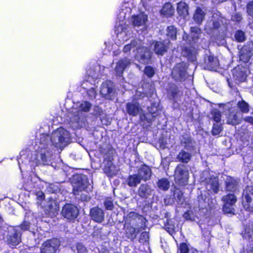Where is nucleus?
I'll list each match as a JSON object with an SVG mask.
<instances>
[{"label": "nucleus", "instance_id": "nucleus-1", "mask_svg": "<svg viewBox=\"0 0 253 253\" xmlns=\"http://www.w3.org/2000/svg\"><path fill=\"white\" fill-rule=\"evenodd\" d=\"M70 141L69 132L62 127L53 131L51 136L45 134H41L35 142V154L32 158V165L47 164L52 155V145L62 149Z\"/></svg>", "mask_w": 253, "mask_h": 253}, {"label": "nucleus", "instance_id": "nucleus-2", "mask_svg": "<svg viewBox=\"0 0 253 253\" xmlns=\"http://www.w3.org/2000/svg\"><path fill=\"white\" fill-rule=\"evenodd\" d=\"M90 108V103L86 101L79 102L73 107L69 112V117L74 126L81 127L85 125V116L83 112H88Z\"/></svg>", "mask_w": 253, "mask_h": 253}, {"label": "nucleus", "instance_id": "nucleus-3", "mask_svg": "<svg viewBox=\"0 0 253 253\" xmlns=\"http://www.w3.org/2000/svg\"><path fill=\"white\" fill-rule=\"evenodd\" d=\"M174 177L175 182L179 185L184 186L187 184L189 172L184 165L179 164L176 167Z\"/></svg>", "mask_w": 253, "mask_h": 253}, {"label": "nucleus", "instance_id": "nucleus-4", "mask_svg": "<svg viewBox=\"0 0 253 253\" xmlns=\"http://www.w3.org/2000/svg\"><path fill=\"white\" fill-rule=\"evenodd\" d=\"M126 27L124 21H119V23L117 22L116 23V32L117 37L121 42L126 41L130 37L131 33Z\"/></svg>", "mask_w": 253, "mask_h": 253}, {"label": "nucleus", "instance_id": "nucleus-5", "mask_svg": "<svg viewBox=\"0 0 253 253\" xmlns=\"http://www.w3.org/2000/svg\"><path fill=\"white\" fill-rule=\"evenodd\" d=\"M186 64L183 62L177 64L173 68L171 75L176 81H183L186 78Z\"/></svg>", "mask_w": 253, "mask_h": 253}, {"label": "nucleus", "instance_id": "nucleus-6", "mask_svg": "<svg viewBox=\"0 0 253 253\" xmlns=\"http://www.w3.org/2000/svg\"><path fill=\"white\" fill-rule=\"evenodd\" d=\"M62 215L64 218L72 220L77 218L79 214L78 208L72 204H66L63 208Z\"/></svg>", "mask_w": 253, "mask_h": 253}, {"label": "nucleus", "instance_id": "nucleus-7", "mask_svg": "<svg viewBox=\"0 0 253 253\" xmlns=\"http://www.w3.org/2000/svg\"><path fill=\"white\" fill-rule=\"evenodd\" d=\"M100 93L105 98L112 100L115 97L114 85L111 81H106L102 83Z\"/></svg>", "mask_w": 253, "mask_h": 253}, {"label": "nucleus", "instance_id": "nucleus-8", "mask_svg": "<svg viewBox=\"0 0 253 253\" xmlns=\"http://www.w3.org/2000/svg\"><path fill=\"white\" fill-rule=\"evenodd\" d=\"M59 246V241L57 239L47 240L42 244L41 253H55Z\"/></svg>", "mask_w": 253, "mask_h": 253}, {"label": "nucleus", "instance_id": "nucleus-9", "mask_svg": "<svg viewBox=\"0 0 253 253\" xmlns=\"http://www.w3.org/2000/svg\"><path fill=\"white\" fill-rule=\"evenodd\" d=\"M253 200V187H248L243 193V204L244 208L250 211H253V205L251 206Z\"/></svg>", "mask_w": 253, "mask_h": 253}, {"label": "nucleus", "instance_id": "nucleus-10", "mask_svg": "<svg viewBox=\"0 0 253 253\" xmlns=\"http://www.w3.org/2000/svg\"><path fill=\"white\" fill-rule=\"evenodd\" d=\"M221 18L214 14L211 21H208L205 26V30L210 34H214L215 31L220 27Z\"/></svg>", "mask_w": 253, "mask_h": 253}, {"label": "nucleus", "instance_id": "nucleus-11", "mask_svg": "<svg viewBox=\"0 0 253 253\" xmlns=\"http://www.w3.org/2000/svg\"><path fill=\"white\" fill-rule=\"evenodd\" d=\"M147 21V15L144 13L134 15L131 18V22L133 25L138 28L140 27V30L143 31L146 29Z\"/></svg>", "mask_w": 253, "mask_h": 253}, {"label": "nucleus", "instance_id": "nucleus-12", "mask_svg": "<svg viewBox=\"0 0 253 253\" xmlns=\"http://www.w3.org/2000/svg\"><path fill=\"white\" fill-rule=\"evenodd\" d=\"M224 202L223 210L225 212L231 213L233 212V209L232 206L236 203V198L233 194H228L223 196L222 199Z\"/></svg>", "mask_w": 253, "mask_h": 253}, {"label": "nucleus", "instance_id": "nucleus-13", "mask_svg": "<svg viewBox=\"0 0 253 253\" xmlns=\"http://www.w3.org/2000/svg\"><path fill=\"white\" fill-rule=\"evenodd\" d=\"M137 50V54L135 55V58L141 63H147L151 57L149 50L144 47H139Z\"/></svg>", "mask_w": 253, "mask_h": 253}, {"label": "nucleus", "instance_id": "nucleus-14", "mask_svg": "<svg viewBox=\"0 0 253 253\" xmlns=\"http://www.w3.org/2000/svg\"><path fill=\"white\" fill-rule=\"evenodd\" d=\"M169 43V42L168 40L164 41L163 42H155L151 44V46L154 48L156 54L163 55L167 51Z\"/></svg>", "mask_w": 253, "mask_h": 253}, {"label": "nucleus", "instance_id": "nucleus-15", "mask_svg": "<svg viewBox=\"0 0 253 253\" xmlns=\"http://www.w3.org/2000/svg\"><path fill=\"white\" fill-rule=\"evenodd\" d=\"M132 7V2L125 1L123 4L121 10L118 15V19L119 21L123 22L125 19L127 14L129 15L131 11Z\"/></svg>", "mask_w": 253, "mask_h": 253}, {"label": "nucleus", "instance_id": "nucleus-16", "mask_svg": "<svg viewBox=\"0 0 253 253\" xmlns=\"http://www.w3.org/2000/svg\"><path fill=\"white\" fill-rule=\"evenodd\" d=\"M130 59L124 58L120 60L116 64L115 71L118 76H121L124 70L131 64Z\"/></svg>", "mask_w": 253, "mask_h": 253}, {"label": "nucleus", "instance_id": "nucleus-17", "mask_svg": "<svg viewBox=\"0 0 253 253\" xmlns=\"http://www.w3.org/2000/svg\"><path fill=\"white\" fill-rule=\"evenodd\" d=\"M219 62L216 57L210 55L205 58L204 68L209 70H214L218 66Z\"/></svg>", "mask_w": 253, "mask_h": 253}, {"label": "nucleus", "instance_id": "nucleus-18", "mask_svg": "<svg viewBox=\"0 0 253 253\" xmlns=\"http://www.w3.org/2000/svg\"><path fill=\"white\" fill-rule=\"evenodd\" d=\"M91 218L97 222H101L104 217V213L103 210L97 207L92 208L90 211Z\"/></svg>", "mask_w": 253, "mask_h": 253}, {"label": "nucleus", "instance_id": "nucleus-19", "mask_svg": "<svg viewBox=\"0 0 253 253\" xmlns=\"http://www.w3.org/2000/svg\"><path fill=\"white\" fill-rule=\"evenodd\" d=\"M240 113L237 110H232L227 117V123L232 125H236L241 123Z\"/></svg>", "mask_w": 253, "mask_h": 253}, {"label": "nucleus", "instance_id": "nucleus-20", "mask_svg": "<svg viewBox=\"0 0 253 253\" xmlns=\"http://www.w3.org/2000/svg\"><path fill=\"white\" fill-rule=\"evenodd\" d=\"M153 190L147 184H141L138 188V194L142 198L147 199L152 194Z\"/></svg>", "mask_w": 253, "mask_h": 253}, {"label": "nucleus", "instance_id": "nucleus-21", "mask_svg": "<svg viewBox=\"0 0 253 253\" xmlns=\"http://www.w3.org/2000/svg\"><path fill=\"white\" fill-rule=\"evenodd\" d=\"M233 75L237 80L239 82H243L247 76V69L243 67H236L233 70Z\"/></svg>", "mask_w": 253, "mask_h": 253}, {"label": "nucleus", "instance_id": "nucleus-22", "mask_svg": "<svg viewBox=\"0 0 253 253\" xmlns=\"http://www.w3.org/2000/svg\"><path fill=\"white\" fill-rule=\"evenodd\" d=\"M137 174L141 178V180L147 181L151 177V170L148 166L143 165L139 169Z\"/></svg>", "mask_w": 253, "mask_h": 253}, {"label": "nucleus", "instance_id": "nucleus-23", "mask_svg": "<svg viewBox=\"0 0 253 253\" xmlns=\"http://www.w3.org/2000/svg\"><path fill=\"white\" fill-rule=\"evenodd\" d=\"M145 225L143 226H141L139 228H136L131 226H127L126 227V237L130 239L131 241H133L136 237L137 233L140 231V229H144Z\"/></svg>", "mask_w": 253, "mask_h": 253}, {"label": "nucleus", "instance_id": "nucleus-24", "mask_svg": "<svg viewBox=\"0 0 253 253\" xmlns=\"http://www.w3.org/2000/svg\"><path fill=\"white\" fill-rule=\"evenodd\" d=\"M12 235H10L7 238L8 244L11 246L17 245L20 242L21 233L18 231V229H13Z\"/></svg>", "mask_w": 253, "mask_h": 253}, {"label": "nucleus", "instance_id": "nucleus-25", "mask_svg": "<svg viewBox=\"0 0 253 253\" xmlns=\"http://www.w3.org/2000/svg\"><path fill=\"white\" fill-rule=\"evenodd\" d=\"M252 48L247 45L244 46L239 51V59L241 61L246 63L249 61L252 56Z\"/></svg>", "mask_w": 253, "mask_h": 253}, {"label": "nucleus", "instance_id": "nucleus-26", "mask_svg": "<svg viewBox=\"0 0 253 253\" xmlns=\"http://www.w3.org/2000/svg\"><path fill=\"white\" fill-rule=\"evenodd\" d=\"M126 110L129 115L136 116L139 112L140 107L137 102L127 103L126 105Z\"/></svg>", "mask_w": 253, "mask_h": 253}, {"label": "nucleus", "instance_id": "nucleus-27", "mask_svg": "<svg viewBox=\"0 0 253 253\" xmlns=\"http://www.w3.org/2000/svg\"><path fill=\"white\" fill-rule=\"evenodd\" d=\"M219 184L218 178L214 176L213 178L210 179L207 181L206 189L210 191H212L214 193H217L218 191Z\"/></svg>", "mask_w": 253, "mask_h": 253}, {"label": "nucleus", "instance_id": "nucleus-28", "mask_svg": "<svg viewBox=\"0 0 253 253\" xmlns=\"http://www.w3.org/2000/svg\"><path fill=\"white\" fill-rule=\"evenodd\" d=\"M99 68V67H96L94 70L91 69L87 71V74L89 77L87 80L84 82L82 84L84 88L87 89L86 87L87 86L88 84L92 81L95 82L94 79H97L99 77L98 73L96 72V71L98 70Z\"/></svg>", "mask_w": 253, "mask_h": 253}, {"label": "nucleus", "instance_id": "nucleus-29", "mask_svg": "<svg viewBox=\"0 0 253 253\" xmlns=\"http://www.w3.org/2000/svg\"><path fill=\"white\" fill-rule=\"evenodd\" d=\"M44 208L46 211H48L53 214L59 210L58 205L53 199H49V201L46 202Z\"/></svg>", "mask_w": 253, "mask_h": 253}, {"label": "nucleus", "instance_id": "nucleus-30", "mask_svg": "<svg viewBox=\"0 0 253 253\" xmlns=\"http://www.w3.org/2000/svg\"><path fill=\"white\" fill-rule=\"evenodd\" d=\"M182 54L186 56L188 60L191 61H194L196 59L197 51L195 47L185 48L182 51Z\"/></svg>", "mask_w": 253, "mask_h": 253}, {"label": "nucleus", "instance_id": "nucleus-31", "mask_svg": "<svg viewBox=\"0 0 253 253\" xmlns=\"http://www.w3.org/2000/svg\"><path fill=\"white\" fill-rule=\"evenodd\" d=\"M181 144L186 149L191 151L194 149V143L188 135H183L181 138Z\"/></svg>", "mask_w": 253, "mask_h": 253}, {"label": "nucleus", "instance_id": "nucleus-32", "mask_svg": "<svg viewBox=\"0 0 253 253\" xmlns=\"http://www.w3.org/2000/svg\"><path fill=\"white\" fill-rule=\"evenodd\" d=\"M238 183L236 179L231 177H227L225 180L226 190L231 192H235L237 188Z\"/></svg>", "mask_w": 253, "mask_h": 253}, {"label": "nucleus", "instance_id": "nucleus-33", "mask_svg": "<svg viewBox=\"0 0 253 253\" xmlns=\"http://www.w3.org/2000/svg\"><path fill=\"white\" fill-rule=\"evenodd\" d=\"M104 172L109 176H113L117 174L118 169L113 165L111 161H108L104 169Z\"/></svg>", "mask_w": 253, "mask_h": 253}, {"label": "nucleus", "instance_id": "nucleus-34", "mask_svg": "<svg viewBox=\"0 0 253 253\" xmlns=\"http://www.w3.org/2000/svg\"><path fill=\"white\" fill-rule=\"evenodd\" d=\"M177 11L180 15L185 17L188 15V6L185 2L180 1L177 3Z\"/></svg>", "mask_w": 253, "mask_h": 253}, {"label": "nucleus", "instance_id": "nucleus-35", "mask_svg": "<svg viewBox=\"0 0 253 253\" xmlns=\"http://www.w3.org/2000/svg\"><path fill=\"white\" fill-rule=\"evenodd\" d=\"M206 13L200 7H198L194 14L193 18L195 21L198 24H201L204 19Z\"/></svg>", "mask_w": 253, "mask_h": 253}, {"label": "nucleus", "instance_id": "nucleus-36", "mask_svg": "<svg viewBox=\"0 0 253 253\" xmlns=\"http://www.w3.org/2000/svg\"><path fill=\"white\" fill-rule=\"evenodd\" d=\"M141 182V178L137 174L130 175L127 179V184L130 187H136Z\"/></svg>", "mask_w": 253, "mask_h": 253}, {"label": "nucleus", "instance_id": "nucleus-37", "mask_svg": "<svg viewBox=\"0 0 253 253\" xmlns=\"http://www.w3.org/2000/svg\"><path fill=\"white\" fill-rule=\"evenodd\" d=\"M191 154L182 150L177 156V159L182 163H187L191 158Z\"/></svg>", "mask_w": 253, "mask_h": 253}, {"label": "nucleus", "instance_id": "nucleus-38", "mask_svg": "<svg viewBox=\"0 0 253 253\" xmlns=\"http://www.w3.org/2000/svg\"><path fill=\"white\" fill-rule=\"evenodd\" d=\"M174 9L170 3H166L161 10V14L167 16H171L173 14Z\"/></svg>", "mask_w": 253, "mask_h": 253}, {"label": "nucleus", "instance_id": "nucleus-39", "mask_svg": "<svg viewBox=\"0 0 253 253\" xmlns=\"http://www.w3.org/2000/svg\"><path fill=\"white\" fill-rule=\"evenodd\" d=\"M157 185L159 189L167 191L169 187L170 184L169 181L166 178H162L157 182Z\"/></svg>", "mask_w": 253, "mask_h": 253}, {"label": "nucleus", "instance_id": "nucleus-40", "mask_svg": "<svg viewBox=\"0 0 253 253\" xmlns=\"http://www.w3.org/2000/svg\"><path fill=\"white\" fill-rule=\"evenodd\" d=\"M201 34L200 29L197 27H191V37L194 42H196L199 39L200 35Z\"/></svg>", "mask_w": 253, "mask_h": 253}, {"label": "nucleus", "instance_id": "nucleus-41", "mask_svg": "<svg viewBox=\"0 0 253 253\" xmlns=\"http://www.w3.org/2000/svg\"><path fill=\"white\" fill-rule=\"evenodd\" d=\"M177 30L173 26H169L167 29V35L171 40H175L176 38Z\"/></svg>", "mask_w": 253, "mask_h": 253}, {"label": "nucleus", "instance_id": "nucleus-42", "mask_svg": "<svg viewBox=\"0 0 253 253\" xmlns=\"http://www.w3.org/2000/svg\"><path fill=\"white\" fill-rule=\"evenodd\" d=\"M137 44V41L135 40L132 41L130 44H126L124 46L123 48L124 52L127 53L130 51L131 50H133L134 51Z\"/></svg>", "mask_w": 253, "mask_h": 253}, {"label": "nucleus", "instance_id": "nucleus-43", "mask_svg": "<svg viewBox=\"0 0 253 253\" xmlns=\"http://www.w3.org/2000/svg\"><path fill=\"white\" fill-rule=\"evenodd\" d=\"M238 106L239 108L243 113H247L249 111L248 104L244 100L239 101L238 103Z\"/></svg>", "mask_w": 253, "mask_h": 253}, {"label": "nucleus", "instance_id": "nucleus-44", "mask_svg": "<svg viewBox=\"0 0 253 253\" xmlns=\"http://www.w3.org/2000/svg\"><path fill=\"white\" fill-rule=\"evenodd\" d=\"M222 130V126L221 124H214L212 129V134L213 135H219Z\"/></svg>", "mask_w": 253, "mask_h": 253}, {"label": "nucleus", "instance_id": "nucleus-45", "mask_svg": "<svg viewBox=\"0 0 253 253\" xmlns=\"http://www.w3.org/2000/svg\"><path fill=\"white\" fill-rule=\"evenodd\" d=\"M211 115L213 120L218 123L220 121L221 114L220 112L217 109H214L211 112Z\"/></svg>", "mask_w": 253, "mask_h": 253}, {"label": "nucleus", "instance_id": "nucleus-46", "mask_svg": "<svg viewBox=\"0 0 253 253\" xmlns=\"http://www.w3.org/2000/svg\"><path fill=\"white\" fill-rule=\"evenodd\" d=\"M36 184L34 183H33L32 181V179H31L30 181H28L27 183L24 184V189L29 192H33L35 190H34V188L35 187Z\"/></svg>", "mask_w": 253, "mask_h": 253}, {"label": "nucleus", "instance_id": "nucleus-47", "mask_svg": "<svg viewBox=\"0 0 253 253\" xmlns=\"http://www.w3.org/2000/svg\"><path fill=\"white\" fill-rule=\"evenodd\" d=\"M149 234L147 232H142L139 238V242L143 244H147L149 241Z\"/></svg>", "mask_w": 253, "mask_h": 253}, {"label": "nucleus", "instance_id": "nucleus-48", "mask_svg": "<svg viewBox=\"0 0 253 253\" xmlns=\"http://www.w3.org/2000/svg\"><path fill=\"white\" fill-rule=\"evenodd\" d=\"M92 86L88 89H87V93L89 97V98L91 99H93L95 98L96 95V92L95 89V84H91Z\"/></svg>", "mask_w": 253, "mask_h": 253}, {"label": "nucleus", "instance_id": "nucleus-49", "mask_svg": "<svg viewBox=\"0 0 253 253\" xmlns=\"http://www.w3.org/2000/svg\"><path fill=\"white\" fill-rule=\"evenodd\" d=\"M77 253H87V250L86 247L81 243H77L76 246Z\"/></svg>", "mask_w": 253, "mask_h": 253}, {"label": "nucleus", "instance_id": "nucleus-50", "mask_svg": "<svg viewBox=\"0 0 253 253\" xmlns=\"http://www.w3.org/2000/svg\"><path fill=\"white\" fill-rule=\"evenodd\" d=\"M85 188V186L81 184L80 182L77 185H73V192L74 193L75 195H78L79 193H78V192L82 190H84Z\"/></svg>", "mask_w": 253, "mask_h": 253}, {"label": "nucleus", "instance_id": "nucleus-51", "mask_svg": "<svg viewBox=\"0 0 253 253\" xmlns=\"http://www.w3.org/2000/svg\"><path fill=\"white\" fill-rule=\"evenodd\" d=\"M236 40L239 42H242L245 40L244 33L241 31H237L235 35Z\"/></svg>", "mask_w": 253, "mask_h": 253}, {"label": "nucleus", "instance_id": "nucleus-52", "mask_svg": "<svg viewBox=\"0 0 253 253\" xmlns=\"http://www.w3.org/2000/svg\"><path fill=\"white\" fill-rule=\"evenodd\" d=\"M145 74L148 77L151 78L154 75L155 71L154 69L151 66H146L144 70Z\"/></svg>", "mask_w": 253, "mask_h": 253}, {"label": "nucleus", "instance_id": "nucleus-53", "mask_svg": "<svg viewBox=\"0 0 253 253\" xmlns=\"http://www.w3.org/2000/svg\"><path fill=\"white\" fill-rule=\"evenodd\" d=\"M178 92L177 87L174 84L169 87V94H170L172 98H174Z\"/></svg>", "mask_w": 253, "mask_h": 253}, {"label": "nucleus", "instance_id": "nucleus-54", "mask_svg": "<svg viewBox=\"0 0 253 253\" xmlns=\"http://www.w3.org/2000/svg\"><path fill=\"white\" fill-rule=\"evenodd\" d=\"M242 19V15L239 12L234 13L231 16L232 21L236 22H239Z\"/></svg>", "mask_w": 253, "mask_h": 253}, {"label": "nucleus", "instance_id": "nucleus-55", "mask_svg": "<svg viewBox=\"0 0 253 253\" xmlns=\"http://www.w3.org/2000/svg\"><path fill=\"white\" fill-rule=\"evenodd\" d=\"M180 253H188L189 252V246L185 243H181L179 247Z\"/></svg>", "mask_w": 253, "mask_h": 253}, {"label": "nucleus", "instance_id": "nucleus-56", "mask_svg": "<svg viewBox=\"0 0 253 253\" xmlns=\"http://www.w3.org/2000/svg\"><path fill=\"white\" fill-rule=\"evenodd\" d=\"M248 13L253 17V1L249 2L247 6Z\"/></svg>", "mask_w": 253, "mask_h": 253}, {"label": "nucleus", "instance_id": "nucleus-57", "mask_svg": "<svg viewBox=\"0 0 253 253\" xmlns=\"http://www.w3.org/2000/svg\"><path fill=\"white\" fill-rule=\"evenodd\" d=\"M33 193H35L37 196V198L38 200L41 201L43 200L44 198V195L42 191L36 190H34L33 192Z\"/></svg>", "mask_w": 253, "mask_h": 253}, {"label": "nucleus", "instance_id": "nucleus-58", "mask_svg": "<svg viewBox=\"0 0 253 253\" xmlns=\"http://www.w3.org/2000/svg\"><path fill=\"white\" fill-rule=\"evenodd\" d=\"M104 206L106 209L111 210L113 208V204L112 202L109 199L106 200L104 202Z\"/></svg>", "mask_w": 253, "mask_h": 253}, {"label": "nucleus", "instance_id": "nucleus-59", "mask_svg": "<svg viewBox=\"0 0 253 253\" xmlns=\"http://www.w3.org/2000/svg\"><path fill=\"white\" fill-rule=\"evenodd\" d=\"M253 231L250 229H246L245 231V233L243 235V237L247 239H250L252 238V234Z\"/></svg>", "mask_w": 253, "mask_h": 253}, {"label": "nucleus", "instance_id": "nucleus-60", "mask_svg": "<svg viewBox=\"0 0 253 253\" xmlns=\"http://www.w3.org/2000/svg\"><path fill=\"white\" fill-rule=\"evenodd\" d=\"M29 226V223L27 221H24L23 223L21 225L20 228L23 230H26L28 229Z\"/></svg>", "mask_w": 253, "mask_h": 253}, {"label": "nucleus", "instance_id": "nucleus-61", "mask_svg": "<svg viewBox=\"0 0 253 253\" xmlns=\"http://www.w3.org/2000/svg\"><path fill=\"white\" fill-rule=\"evenodd\" d=\"M137 216H138V214L136 212H133V211L130 212L127 214V217L128 218H135Z\"/></svg>", "mask_w": 253, "mask_h": 253}, {"label": "nucleus", "instance_id": "nucleus-62", "mask_svg": "<svg viewBox=\"0 0 253 253\" xmlns=\"http://www.w3.org/2000/svg\"><path fill=\"white\" fill-rule=\"evenodd\" d=\"M244 120L246 122H249L250 124L253 125V117H246L244 119Z\"/></svg>", "mask_w": 253, "mask_h": 253}, {"label": "nucleus", "instance_id": "nucleus-63", "mask_svg": "<svg viewBox=\"0 0 253 253\" xmlns=\"http://www.w3.org/2000/svg\"><path fill=\"white\" fill-rule=\"evenodd\" d=\"M184 217L187 219H190V220H194V218H192L191 216H190V212H185L184 214Z\"/></svg>", "mask_w": 253, "mask_h": 253}, {"label": "nucleus", "instance_id": "nucleus-64", "mask_svg": "<svg viewBox=\"0 0 253 253\" xmlns=\"http://www.w3.org/2000/svg\"><path fill=\"white\" fill-rule=\"evenodd\" d=\"M153 93H154V90L150 89V90L148 92H146L143 93V94H145L146 96H148L150 95H152L153 94Z\"/></svg>", "mask_w": 253, "mask_h": 253}]
</instances>
